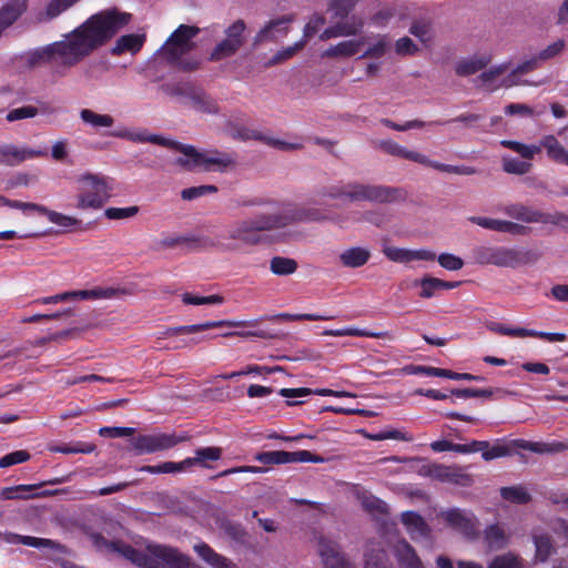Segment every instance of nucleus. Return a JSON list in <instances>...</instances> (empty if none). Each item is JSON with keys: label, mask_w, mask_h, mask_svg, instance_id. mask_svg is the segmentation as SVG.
<instances>
[{"label": "nucleus", "mask_w": 568, "mask_h": 568, "mask_svg": "<svg viewBox=\"0 0 568 568\" xmlns=\"http://www.w3.org/2000/svg\"><path fill=\"white\" fill-rule=\"evenodd\" d=\"M195 554L212 568H237L229 558L217 554L205 542H199L193 546Z\"/></svg>", "instance_id": "28"}, {"label": "nucleus", "mask_w": 568, "mask_h": 568, "mask_svg": "<svg viewBox=\"0 0 568 568\" xmlns=\"http://www.w3.org/2000/svg\"><path fill=\"white\" fill-rule=\"evenodd\" d=\"M323 334L327 335V336H361V337H372V338H383L388 335L387 332H371V331L361 329V328H356V327L327 329Z\"/></svg>", "instance_id": "43"}, {"label": "nucleus", "mask_w": 568, "mask_h": 568, "mask_svg": "<svg viewBox=\"0 0 568 568\" xmlns=\"http://www.w3.org/2000/svg\"><path fill=\"white\" fill-rule=\"evenodd\" d=\"M500 145L518 153L521 159L510 155L501 158L503 171L508 174L525 175L530 172L535 155L540 153V146L536 144H525L514 140H501Z\"/></svg>", "instance_id": "11"}, {"label": "nucleus", "mask_w": 568, "mask_h": 568, "mask_svg": "<svg viewBox=\"0 0 568 568\" xmlns=\"http://www.w3.org/2000/svg\"><path fill=\"white\" fill-rule=\"evenodd\" d=\"M7 540L11 544H21V545L33 547V548H48L51 550L61 549L60 544L55 542L54 540L47 539V538L21 536V535L13 534Z\"/></svg>", "instance_id": "41"}, {"label": "nucleus", "mask_w": 568, "mask_h": 568, "mask_svg": "<svg viewBox=\"0 0 568 568\" xmlns=\"http://www.w3.org/2000/svg\"><path fill=\"white\" fill-rule=\"evenodd\" d=\"M532 539L536 547V560H547L554 550L550 537L547 534L535 531Z\"/></svg>", "instance_id": "46"}, {"label": "nucleus", "mask_w": 568, "mask_h": 568, "mask_svg": "<svg viewBox=\"0 0 568 568\" xmlns=\"http://www.w3.org/2000/svg\"><path fill=\"white\" fill-rule=\"evenodd\" d=\"M141 471H146L150 474H171V473H178V471H184L183 463H174V462H165L160 465H152V466H143Z\"/></svg>", "instance_id": "55"}, {"label": "nucleus", "mask_w": 568, "mask_h": 568, "mask_svg": "<svg viewBox=\"0 0 568 568\" xmlns=\"http://www.w3.org/2000/svg\"><path fill=\"white\" fill-rule=\"evenodd\" d=\"M474 257L481 265L516 268L535 264L540 258V254L528 248L478 246L474 250Z\"/></svg>", "instance_id": "8"}, {"label": "nucleus", "mask_w": 568, "mask_h": 568, "mask_svg": "<svg viewBox=\"0 0 568 568\" xmlns=\"http://www.w3.org/2000/svg\"><path fill=\"white\" fill-rule=\"evenodd\" d=\"M364 568H390L387 554L378 542H371L365 550Z\"/></svg>", "instance_id": "37"}, {"label": "nucleus", "mask_w": 568, "mask_h": 568, "mask_svg": "<svg viewBox=\"0 0 568 568\" xmlns=\"http://www.w3.org/2000/svg\"><path fill=\"white\" fill-rule=\"evenodd\" d=\"M377 146L393 156L403 158L416 163L426 162V160L424 159V154L415 151H409L392 140H381L377 142Z\"/></svg>", "instance_id": "36"}, {"label": "nucleus", "mask_w": 568, "mask_h": 568, "mask_svg": "<svg viewBox=\"0 0 568 568\" xmlns=\"http://www.w3.org/2000/svg\"><path fill=\"white\" fill-rule=\"evenodd\" d=\"M182 301L185 304H190V305H204V304H222L224 302V298L221 295L196 296L191 293H184L182 295Z\"/></svg>", "instance_id": "60"}, {"label": "nucleus", "mask_w": 568, "mask_h": 568, "mask_svg": "<svg viewBox=\"0 0 568 568\" xmlns=\"http://www.w3.org/2000/svg\"><path fill=\"white\" fill-rule=\"evenodd\" d=\"M358 499L361 500L362 506L371 513L384 514L387 511L386 503L366 491L359 494Z\"/></svg>", "instance_id": "52"}, {"label": "nucleus", "mask_w": 568, "mask_h": 568, "mask_svg": "<svg viewBox=\"0 0 568 568\" xmlns=\"http://www.w3.org/2000/svg\"><path fill=\"white\" fill-rule=\"evenodd\" d=\"M415 374H424L427 376L446 377L454 381H483L481 376L468 374V373H455L444 368H437L432 366H416L412 369Z\"/></svg>", "instance_id": "35"}, {"label": "nucleus", "mask_w": 568, "mask_h": 568, "mask_svg": "<svg viewBox=\"0 0 568 568\" xmlns=\"http://www.w3.org/2000/svg\"><path fill=\"white\" fill-rule=\"evenodd\" d=\"M318 196L321 199L347 200L351 202L368 201L383 204L403 200L404 193L400 189L393 186L347 183L326 186L318 192Z\"/></svg>", "instance_id": "4"}, {"label": "nucleus", "mask_w": 568, "mask_h": 568, "mask_svg": "<svg viewBox=\"0 0 568 568\" xmlns=\"http://www.w3.org/2000/svg\"><path fill=\"white\" fill-rule=\"evenodd\" d=\"M365 44L364 38L341 41L327 48L323 53V58H349L357 54Z\"/></svg>", "instance_id": "30"}, {"label": "nucleus", "mask_w": 568, "mask_h": 568, "mask_svg": "<svg viewBox=\"0 0 568 568\" xmlns=\"http://www.w3.org/2000/svg\"><path fill=\"white\" fill-rule=\"evenodd\" d=\"M246 26L243 20H236L224 31V39L221 40L210 53L211 61H220L234 55L245 42Z\"/></svg>", "instance_id": "12"}, {"label": "nucleus", "mask_w": 568, "mask_h": 568, "mask_svg": "<svg viewBox=\"0 0 568 568\" xmlns=\"http://www.w3.org/2000/svg\"><path fill=\"white\" fill-rule=\"evenodd\" d=\"M145 37L143 34H125L120 37L114 47L111 49L113 55H120L125 52L135 53L138 52L143 43Z\"/></svg>", "instance_id": "39"}, {"label": "nucleus", "mask_w": 568, "mask_h": 568, "mask_svg": "<svg viewBox=\"0 0 568 568\" xmlns=\"http://www.w3.org/2000/svg\"><path fill=\"white\" fill-rule=\"evenodd\" d=\"M222 448L220 447H203L195 450L193 457L185 458L182 460L184 470L192 468L193 466H201L204 468L209 467V462L219 460L222 457Z\"/></svg>", "instance_id": "33"}, {"label": "nucleus", "mask_w": 568, "mask_h": 568, "mask_svg": "<svg viewBox=\"0 0 568 568\" xmlns=\"http://www.w3.org/2000/svg\"><path fill=\"white\" fill-rule=\"evenodd\" d=\"M297 262L294 258L274 256L270 261V270L273 274L284 276L291 275L297 270Z\"/></svg>", "instance_id": "42"}, {"label": "nucleus", "mask_w": 568, "mask_h": 568, "mask_svg": "<svg viewBox=\"0 0 568 568\" xmlns=\"http://www.w3.org/2000/svg\"><path fill=\"white\" fill-rule=\"evenodd\" d=\"M511 534L500 524L488 525L484 530V542L490 550H500L510 542Z\"/></svg>", "instance_id": "26"}, {"label": "nucleus", "mask_w": 568, "mask_h": 568, "mask_svg": "<svg viewBox=\"0 0 568 568\" xmlns=\"http://www.w3.org/2000/svg\"><path fill=\"white\" fill-rule=\"evenodd\" d=\"M139 210L136 205L128 207H108L104 211V216L109 220H126L135 216Z\"/></svg>", "instance_id": "57"}, {"label": "nucleus", "mask_w": 568, "mask_h": 568, "mask_svg": "<svg viewBox=\"0 0 568 568\" xmlns=\"http://www.w3.org/2000/svg\"><path fill=\"white\" fill-rule=\"evenodd\" d=\"M186 103L193 108L194 110L203 113H216L217 112V105L216 103L209 98L205 93H203L200 90H196L193 88V90H190L187 93V101Z\"/></svg>", "instance_id": "40"}, {"label": "nucleus", "mask_w": 568, "mask_h": 568, "mask_svg": "<svg viewBox=\"0 0 568 568\" xmlns=\"http://www.w3.org/2000/svg\"><path fill=\"white\" fill-rule=\"evenodd\" d=\"M20 210L23 212L34 211L39 214L44 215L48 221L64 231L77 230L82 225V221L73 215L64 214L58 211H53L48 209L44 205L32 203V202H21Z\"/></svg>", "instance_id": "14"}, {"label": "nucleus", "mask_w": 568, "mask_h": 568, "mask_svg": "<svg viewBox=\"0 0 568 568\" xmlns=\"http://www.w3.org/2000/svg\"><path fill=\"white\" fill-rule=\"evenodd\" d=\"M538 146L546 150L547 156L559 164L568 165V151L552 134L544 135L539 140Z\"/></svg>", "instance_id": "31"}, {"label": "nucleus", "mask_w": 568, "mask_h": 568, "mask_svg": "<svg viewBox=\"0 0 568 568\" xmlns=\"http://www.w3.org/2000/svg\"><path fill=\"white\" fill-rule=\"evenodd\" d=\"M305 45V40H301L295 42L293 45L284 48L277 51L266 63V67H272L276 64H281L286 60L293 58L303 47Z\"/></svg>", "instance_id": "49"}, {"label": "nucleus", "mask_w": 568, "mask_h": 568, "mask_svg": "<svg viewBox=\"0 0 568 568\" xmlns=\"http://www.w3.org/2000/svg\"><path fill=\"white\" fill-rule=\"evenodd\" d=\"M505 212L510 217L519 220L525 223L558 224L561 220L568 219V216L562 213H557L555 215H551V214L531 210L521 204H515V205L507 206Z\"/></svg>", "instance_id": "16"}, {"label": "nucleus", "mask_w": 568, "mask_h": 568, "mask_svg": "<svg viewBox=\"0 0 568 568\" xmlns=\"http://www.w3.org/2000/svg\"><path fill=\"white\" fill-rule=\"evenodd\" d=\"M357 0H334L329 7L334 23L325 29L320 39L326 41L333 38L352 37L361 33L365 26L363 17L349 14Z\"/></svg>", "instance_id": "9"}, {"label": "nucleus", "mask_w": 568, "mask_h": 568, "mask_svg": "<svg viewBox=\"0 0 568 568\" xmlns=\"http://www.w3.org/2000/svg\"><path fill=\"white\" fill-rule=\"evenodd\" d=\"M131 20V14L104 10L90 17L61 40L39 47L28 53L30 65L49 64L57 77L67 73L105 44Z\"/></svg>", "instance_id": "1"}, {"label": "nucleus", "mask_w": 568, "mask_h": 568, "mask_svg": "<svg viewBox=\"0 0 568 568\" xmlns=\"http://www.w3.org/2000/svg\"><path fill=\"white\" fill-rule=\"evenodd\" d=\"M180 440L169 434L139 436L133 440V447L140 454H151L175 446Z\"/></svg>", "instance_id": "19"}, {"label": "nucleus", "mask_w": 568, "mask_h": 568, "mask_svg": "<svg viewBox=\"0 0 568 568\" xmlns=\"http://www.w3.org/2000/svg\"><path fill=\"white\" fill-rule=\"evenodd\" d=\"M388 214L385 210H369L359 214L357 221L368 222L375 226H382L388 222Z\"/></svg>", "instance_id": "58"}, {"label": "nucleus", "mask_w": 568, "mask_h": 568, "mask_svg": "<svg viewBox=\"0 0 568 568\" xmlns=\"http://www.w3.org/2000/svg\"><path fill=\"white\" fill-rule=\"evenodd\" d=\"M280 395L287 398L288 405H296L298 404L297 400L294 398L296 397H304L311 394L320 395V396H334V397H355L356 395L349 392L345 390H333L328 388H317V389H310L305 387L301 388H282L280 389Z\"/></svg>", "instance_id": "25"}, {"label": "nucleus", "mask_w": 568, "mask_h": 568, "mask_svg": "<svg viewBox=\"0 0 568 568\" xmlns=\"http://www.w3.org/2000/svg\"><path fill=\"white\" fill-rule=\"evenodd\" d=\"M419 284L422 287L419 295L424 298H430L436 291L442 290V280L436 277H424Z\"/></svg>", "instance_id": "63"}, {"label": "nucleus", "mask_w": 568, "mask_h": 568, "mask_svg": "<svg viewBox=\"0 0 568 568\" xmlns=\"http://www.w3.org/2000/svg\"><path fill=\"white\" fill-rule=\"evenodd\" d=\"M94 449L95 446L93 444L82 442L50 447L51 452L61 454H91Z\"/></svg>", "instance_id": "47"}, {"label": "nucleus", "mask_w": 568, "mask_h": 568, "mask_svg": "<svg viewBox=\"0 0 568 568\" xmlns=\"http://www.w3.org/2000/svg\"><path fill=\"white\" fill-rule=\"evenodd\" d=\"M516 445L525 450H529L536 454H555L560 453L568 449V444L561 442H527V440H517Z\"/></svg>", "instance_id": "38"}, {"label": "nucleus", "mask_w": 568, "mask_h": 568, "mask_svg": "<svg viewBox=\"0 0 568 568\" xmlns=\"http://www.w3.org/2000/svg\"><path fill=\"white\" fill-rule=\"evenodd\" d=\"M235 206L236 207H263L266 206L268 211H274L280 205H276L275 203L264 200L262 197H250V196H242L235 200Z\"/></svg>", "instance_id": "53"}, {"label": "nucleus", "mask_w": 568, "mask_h": 568, "mask_svg": "<svg viewBox=\"0 0 568 568\" xmlns=\"http://www.w3.org/2000/svg\"><path fill=\"white\" fill-rule=\"evenodd\" d=\"M488 329L500 335L519 338L528 337V334H530L528 328L511 327L497 322L488 324Z\"/></svg>", "instance_id": "51"}, {"label": "nucleus", "mask_w": 568, "mask_h": 568, "mask_svg": "<svg viewBox=\"0 0 568 568\" xmlns=\"http://www.w3.org/2000/svg\"><path fill=\"white\" fill-rule=\"evenodd\" d=\"M508 68V63H501L484 71L477 79L479 85L493 92L500 88H510L520 84V82L515 79V74L504 77Z\"/></svg>", "instance_id": "13"}, {"label": "nucleus", "mask_w": 568, "mask_h": 568, "mask_svg": "<svg viewBox=\"0 0 568 568\" xmlns=\"http://www.w3.org/2000/svg\"><path fill=\"white\" fill-rule=\"evenodd\" d=\"M338 257L343 266L357 268L368 262L371 251L362 246H353L344 250Z\"/></svg>", "instance_id": "34"}, {"label": "nucleus", "mask_w": 568, "mask_h": 568, "mask_svg": "<svg viewBox=\"0 0 568 568\" xmlns=\"http://www.w3.org/2000/svg\"><path fill=\"white\" fill-rule=\"evenodd\" d=\"M443 519L455 530L459 531L467 538L477 536L478 520L470 511L460 509H449L442 513Z\"/></svg>", "instance_id": "15"}, {"label": "nucleus", "mask_w": 568, "mask_h": 568, "mask_svg": "<svg viewBox=\"0 0 568 568\" xmlns=\"http://www.w3.org/2000/svg\"><path fill=\"white\" fill-rule=\"evenodd\" d=\"M175 151L181 155L174 163L186 171L225 173L236 164L232 153L217 149L197 150L192 145L178 143Z\"/></svg>", "instance_id": "5"}, {"label": "nucleus", "mask_w": 568, "mask_h": 568, "mask_svg": "<svg viewBox=\"0 0 568 568\" xmlns=\"http://www.w3.org/2000/svg\"><path fill=\"white\" fill-rule=\"evenodd\" d=\"M200 28L180 24L159 50V54L181 70L193 71L200 65V59L190 55L196 47L194 39Z\"/></svg>", "instance_id": "6"}, {"label": "nucleus", "mask_w": 568, "mask_h": 568, "mask_svg": "<svg viewBox=\"0 0 568 568\" xmlns=\"http://www.w3.org/2000/svg\"><path fill=\"white\" fill-rule=\"evenodd\" d=\"M490 62V53H479L459 61L455 67V71L458 75L468 77L485 69Z\"/></svg>", "instance_id": "32"}, {"label": "nucleus", "mask_w": 568, "mask_h": 568, "mask_svg": "<svg viewBox=\"0 0 568 568\" xmlns=\"http://www.w3.org/2000/svg\"><path fill=\"white\" fill-rule=\"evenodd\" d=\"M488 568H524L521 558L513 552L496 556Z\"/></svg>", "instance_id": "48"}, {"label": "nucleus", "mask_w": 568, "mask_h": 568, "mask_svg": "<svg viewBox=\"0 0 568 568\" xmlns=\"http://www.w3.org/2000/svg\"><path fill=\"white\" fill-rule=\"evenodd\" d=\"M251 325V323L245 321H234V320H222V321H207L201 324L193 325H184L172 327L168 331L169 335H180V334H196L215 327H243Z\"/></svg>", "instance_id": "23"}, {"label": "nucleus", "mask_w": 568, "mask_h": 568, "mask_svg": "<svg viewBox=\"0 0 568 568\" xmlns=\"http://www.w3.org/2000/svg\"><path fill=\"white\" fill-rule=\"evenodd\" d=\"M47 152L41 149L29 146H16L11 144L0 145V164L14 166L27 160L45 156Z\"/></svg>", "instance_id": "18"}, {"label": "nucleus", "mask_w": 568, "mask_h": 568, "mask_svg": "<svg viewBox=\"0 0 568 568\" xmlns=\"http://www.w3.org/2000/svg\"><path fill=\"white\" fill-rule=\"evenodd\" d=\"M110 136L128 140L135 143H153L171 150H176V141L170 140L159 134H152L146 130L131 131L129 129L115 130L109 133Z\"/></svg>", "instance_id": "17"}, {"label": "nucleus", "mask_w": 568, "mask_h": 568, "mask_svg": "<svg viewBox=\"0 0 568 568\" xmlns=\"http://www.w3.org/2000/svg\"><path fill=\"white\" fill-rule=\"evenodd\" d=\"M217 192V187L215 185H199L184 189L181 192V197L185 201H191L206 194H213Z\"/></svg>", "instance_id": "59"}, {"label": "nucleus", "mask_w": 568, "mask_h": 568, "mask_svg": "<svg viewBox=\"0 0 568 568\" xmlns=\"http://www.w3.org/2000/svg\"><path fill=\"white\" fill-rule=\"evenodd\" d=\"M409 32L424 43H427L433 39L432 24L426 20L414 21L409 28Z\"/></svg>", "instance_id": "50"}, {"label": "nucleus", "mask_w": 568, "mask_h": 568, "mask_svg": "<svg viewBox=\"0 0 568 568\" xmlns=\"http://www.w3.org/2000/svg\"><path fill=\"white\" fill-rule=\"evenodd\" d=\"M275 224V229H284L296 222H336L335 216L326 209L317 206H292L283 205L271 211Z\"/></svg>", "instance_id": "10"}, {"label": "nucleus", "mask_w": 568, "mask_h": 568, "mask_svg": "<svg viewBox=\"0 0 568 568\" xmlns=\"http://www.w3.org/2000/svg\"><path fill=\"white\" fill-rule=\"evenodd\" d=\"M392 552L398 568H426L414 547L405 539L396 541Z\"/></svg>", "instance_id": "21"}, {"label": "nucleus", "mask_w": 568, "mask_h": 568, "mask_svg": "<svg viewBox=\"0 0 568 568\" xmlns=\"http://www.w3.org/2000/svg\"><path fill=\"white\" fill-rule=\"evenodd\" d=\"M226 132L234 139L247 140L251 138L263 140L266 144L272 145L282 151H292L302 149L301 143H291L274 138H263L262 135L251 134L246 129L235 128L231 121L226 122Z\"/></svg>", "instance_id": "24"}, {"label": "nucleus", "mask_w": 568, "mask_h": 568, "mask_svg": "<svg viewBox=\"0 0 568 568\" xmlns=\"http://www.w3.org/2000/svg\"><path fill=\"white\" fill-rule=\"evenodd\" d=\"M400 518L407 534L414 541L430 540L432 530L420 515L415 511H404Z\"/></svg>", "instance_id": "20"}, {"label": "nucleus", "mask_w": 568, "mask_h": 568, "mask_svg": "<svg viewBox=\"0 0 568 568\" xmlns=\"http://www.w3.org/2000/svg\"><path fill=\"white\" fill-rule=\"evenodd\" d=\"M272 212H263L254 217L235 220L230 223L225 232L217 237L212 246L223 253L239 252L243 247H254L270 243L265 232L275 231Z\"/></svg>", "instance_id": "2"}, {"label": "nucleus", "mask_w": 568, "mask_h": 568, "mask_svg": "<svg viewBox=\"0 0 568 568\" xmlns=\"http://www.w3.org/2000/svg\"><path fill=\"white\" fill-rule=\"evenodd\" d=\"M318 554L326 568H355L341 554L338 546L321 538L318 541Z\"/></svg>", "instance_id": "22"}, {"label": "nucleus", "mask_w": 568, "mask_h": 568, "mask_svg": "<svg viewBox=\"0 0 568 568\" xmlns=\"http://www.w3.org/2000/svg\"><path fill=\"white\" fill-rule=\"evenodd\" d=\"M79 0H51L44 10V18L51 20L68 10Z\"/></svg>", "instance_id": "54"}, {"label": "nucleus", "mask_w": 568, "mask_h": 568, "mask_svg": "<svg viewBox=\"0 0 568 568\" xmlns=\"http://www.w3.org/2000/svg\"><path fill=\"white\" fill-rule=\"evenodd\" d=\"M24 9V0H18L16 3L6 6L0 11V24L3 28V30L10 24H12L21 16Z\"/></svg>", "instance_id": "44"}, {"label": "nucleus", "mask_w": 568, "mask_h": 568, "mask_svg": "<svg viewBox=\"0 0 568 568\" xmlns=\"http://www.w3.org/2000/svg\"><path fill=\"white\" fill-rule=\"evenodd\" d=\"M383 253L392 262L404 264L409 263V248L396 247L385 244L383 246Z\"/></svg>", "instance_id": "56"}, {"label": "nucleus", "mask_w": 568, "mask_h": 568, "mask_svg": "<svg viewBox=\"0 0 568 568\" xmlns=\"http://www.w3.org/2000/svg\"><path fill=\"white\" fill-rule=\"evenodd\" d=\"M79 118L85 126L94 131L111 129L115 123V119L111 114L98 113L94 110L88 108L81 109L79 111Z\"/></svg>", "instance_id": "29"}, {"label": "nucleus", "mask_w": 568, "mask_h": 568, "mask_svg": "<svg viewBox=\"0 0 568 568\" xmlns=\"http://www.w3.org/2000/svg\"><path fill=\"white\" fill-rule=\"evenodd\" d=\"M75 209L100 210L112 196V179L101 173L83 172L75 178Z\"/></svg>", "instance_id": "7"}, {"label": "nucleus", "mask_w": 568, "mask_h": 568, "mask_svg": "<svg viewBox=\"0 0 568 568\" xmlns=\"http://www.w3.org/2000/svg\"><path fill=\"white\" fill-rule=\"evenodd\" d=\"M367 47L361 58L381 60L390 50V39L387 34L376 33L364 39Z\"/></svg>", "instance_id": "27"}, {"label": "nucleus", "mask_w": 568, "mask_h": 568, "mask_svg": "<svg viewBox=\"0 0 568 568\" xmlns=\"http://www.w3.org/2000/svg\"><path fill=\"white\" fill-rule=\"evenodd\" d=\"M114 549L142 568H193L187 555L165 545L149 544L144 551H140L130 545L119 542L114 544Z\"/></svg>", "instance_id": "3"}, {"label": "nucleus", "mask_w": 568, "mask_h": 568, "mask_svg": "<svg viewBox=\"0 0 568 568\" xmlns=\"http://www.w3.org/2000/svg\"><path fill=\"white\" fill-rule=\"evenodd\" d=\"M501 497L513 504L524 505L530 501V494L524 486L503 487L500 489Z\"/></svg>", "instance_id": "45"}, {"label": "nucleus", "mask_w": 568, "mask_h": 568, "mask_svg": "<svg viewBox=\"0 0 568 568\" xmlns=\"http://www.w3.org/2000/svg\"><path fill=\"white\" fill-rule=\"evenodd\" d=\"M255 459L262 464H287V452H264L257 454Z\"/></svg>", "instance_id": "62"}, {"label": "nucleus", "mask_w": 568, "mask_h": 568, "mask_svg": "<svg viewBox=\"0 0 568 568\" xmlns=\"http://www.w3.org/2000/svg\"><path fill=\"white\" fill-rule=\"evenodd\" d=\"M29 459L30 454L27 450H16L0 458V467L7 468L17 464L24 463Z\"/></svg>", "instance_id": "64"}, {"label": "nucleus", "mask_w": 568, "mask_h": 568, "mask_svg": "<svg viewBox=\"0 0 568 568\" xmlns=\"http://www.w3.org/2000/svg\"><path fill=\"white\" fill-rule=\"evenodd\" d=\"M39 110L33 105H23L8 112L7 120L14 122L23 119H31L38 115Z\"/></svg>", "instance_id": "61"}]
</instances>
